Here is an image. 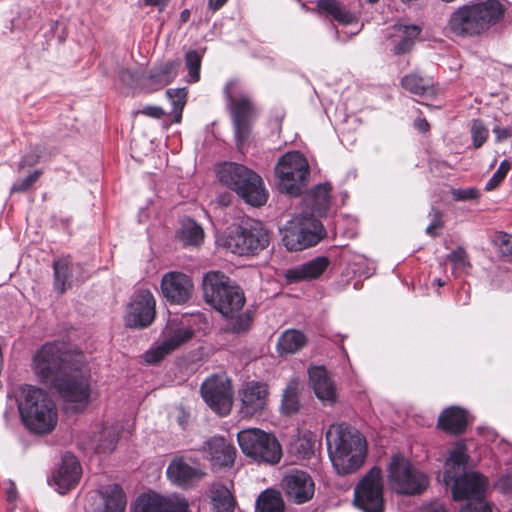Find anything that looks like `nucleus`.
<instances>
[{
  "label": "nucleus",
  "mask_w": 512,
  "mask_h": 512,
  "mask_svg": "<svg viewBox=\"0 0 512 512\" xmlns=\"http://www.w3.org/2000/svg\"><path fill=\"white\" fill-rule=\"evenodd\" d=\"M54 288L63 294L72 287L74 281L82 280L87 276L81 264L73 263L69 257H63L53 262Z\"/></svg>",
  "instance_id": "nucleus-23"
},
{
  "label": "nucleus",
  "mask_w": 512,
  "mask_h": 512,
  "mask_svg": "<svg viewBox=\"0 0 512 512\" xmlns=\"http://www.w3.org/2000/svg\"><path fill=\"white\" fill-rule=\"evenodd\" d=\"M185 65L189 73L190 82L200 79L201 56L196 50H190L185 55Z\"/></svg>",
  "instance_id": "nucleus-41"
},
{
  "label": "nucleus",
  "mask_w": 512,
  "mask_h": 512,
  "mask_svg": "<svg viewBox=\"0 0 512 512\" xmlns=\"http://www.w3.org/2000/svg\"><path fill=\"white\" fill-rule=\"evenodd\" d=\"M467 461V456L461 450H454L451 452L449 458L445 463V470L442 473H439L437 479L439 482H443V474L448 471L451 474L456 473V477L461 475L464 472L465 464Z\"/></svg>",
  "instance_id": "nucleus-38"
},
{
  "label": "nucleus",
  "mask_w": 512,
  "mask_h": 512,
  "mask_svg": "<svg viewBox=\"0 0 512 512\" xmlns=\"http://www.w3.org/2000/svg\"><path fill=\"white\" fill-rule=\"evenodd\" d=\"M177 236L184 245L198 246L203 241L204 232L200 225L188 218L182 221Z\"/></svg>",
  "instance_id": "nucleus-34"
},
{
  "label": "nucleus",
  "mask_w": 512,
  "mask_h": 512,
  "mask_svg": "<svg viewBox=\"0 0 512 512\" xmlns=\"http://www.w3.org/2000/svg\"><path fill=\"white\" fill-rule=\"evenodd\" d=\"M420 512H446V510L442 504L432 503L424 506Z\"/></svg>",
  "instance_id": "nucleus-57"
},
{
  "label": "nucleus",
  "mask_w": 512,
  "mask_h": 512,
  "mask_svg": "<svg viewBox=\"0 0 512 512\" xmlns=\"http://www.w3.org/2000/svg\"><path fill=\"white\" fill-rule=\"evenodd\" d=\"M330 460L339 475L356 472L364 463L366 441L355 428L345 424H333L326 432Z\"/></svg>",
  "instance_id": "nucleus-4"
},
{
  "label": "nucleus",
  "mask_w": 512,
  "mask_h": 512,
  "mask_svg": "<svg viewBox=\"0 0 512 512\" xmlns=\"http://www.w3.org/2000/svg\"><path fill=\"white\" fill-rule=\"evenodd\" d=\"M466 412L459 407H449L439 416L438 426L447 433L460 434L467 427Z\"/></svg>",
  "instance_id": "nucleus-29"
},
{
  "label": "nucleus",
  "mask_w": 512,
  "mask_h": 512,
  "mask_svg": "<svg viewBox=\"0 0 512 512\" xmlns=\"http://www.w3.org/2000/svg\"><path fill=\"white\" fill-rule=\"evenodd\" d=\"M500 485L505 492L512 493V475L503 476L500 479Z\"/></svg>",
  "instance_id": "nucleus-58"
},
{
  "label": "nucleus",
  "mask_w": 512,
  "mask_h": 512,
  "mask_svg": "<svg viewBox=\"0 0 512 512\" xmlns=\"http://www.w3.org/2000/svg\"><path fill=\"white\" fill-rule=\"evenodd\" d=\"M282 484L288 500L296 504L308 502L315 493L314 481L304 471H292L284 477Z\"/></svg>",
  "instance_id": "nucleus-21"
},
{
  "label": "nucleus",
  "mask_w": 512,
  "mask_h": 512,
  "mask_svg": "<svg viewBox=\"0 0 512 512\" xmlns=\"http://www.w3.org/2000/svg\"><path fill=\"white\" fill-rule=\"evenodd\" d=\"M62 350L60 344L41 346L32 360V369L40 382L55 388L67 402L87 405L90 400V372L86 365Z\"/></svg>",
  "instance_id": "nucleus-1"
},
{
  "label": "nucleus",
  "mask_w": 512,
  "mask_h": 512,
  "mask_svg": "<svg viewBox=\"0 0 512 512\" xmlns=\"http://www.w3.org/2000/svg\"><path fill=\"white\" fill-rule=\"evenodd\" d=\"M193 336V328L184 319H171L162 332V341L146 351L143 359L148 364L158 363L166 355L190 341Z\"/></svg>",
  "instance_id": "nucleus-13"
},
{
  "label": "nucleus",
  "mask_w": 512,
  "mask_h": 512,
  "mask_svg": "<svg viewBox=\"0 0 512 512\" xmlns=\"http://www.w3.org/2000/svg\"><path fill=\"white\" fill-rule=\"evenodd\" d=\"M401 85L412 94L424 95L432 89L433 82L430 78L422 77L418 73H410L401 79Z\"/></svg>",
  "instance_id": "nucleus-37"
},
{
  "label": "nucleus",
  "mask_w": 512,
  "mask_h": 512,
  "mask_svg": "<svg viewBox=\"0 0 512 512\" xmlns=\"http://www.w3.org/2000/svg\"><path fill=\"white\" fill-rule=\"evenodd\" d=\"M258 512H284L281 494L275 490H265L256 500Z\"/></svg>",
  "instance_id": "nucleus-36"
},
{
  "label": "nucleus",
  "mask_w": 512,
  "mask_h": 512,
  "mask_svg": "<svg viewBox=\"0 0 512 512\" xmlns=\"http://www.w3.org/2000/svg\"><path fill=\"white\" fill-rule=\"evenodd\" d=\"M188 418H189L188 413H186L183 409H180L178 416H177V422L182 429L186 428V426L188 424Z\"/></svg>",
  "instance_id": "nucleus-60"
},
{
  "label": "nucleus",
  "mask_w": 512,
  "mask_h": 512,
  "mask_svg": "<svg viewBox=\"0 0 512 512\" xmlns=\"http://www.w3.org/2000/svg\"><path fill=\"white\" fill-rule=\"evenodd\" d=\"M81 476V467L77 458L71 453L62 457L59 468L53 473L52 480L60 494L74 488Z\"/></svg>",
  "instance_id": "nucleus-24"
},
{
  "label": "nucleus",
  "mask_w": 512,
  "mask_h": 512,
  "mask_svg": "<svg viewBox=\"0 0 512 512\" xmlns=\"http://www.w3.org/2000/svg\"><path fill=\"white\" fill-rule=\"evenodd\" d=\"M299 399L296 386L290 384L284 391L282 399V410L285 414L291 415L298 411Z\"/></svg>",
  "instance_id": "nucleus-40"
},
{
  "label": "nucleus",
  "mask_w": 512,
  "mask_h": 512,
  "mask_svg": "<svg viewBox=\"0 0 512 512\" xmlns=\"http://www.w3.org/2000/svg\"><path fill=\"white\" fill-rule=\"evenodd\" d=\"M190 18V11L188 9H185L180 14V22L186 23Z\"/></svg>",
  "instance_id": "nucleus-63"
},
{
  "label": "nucleus",
  "mask_w": 512,
  "mask_h": 512,
  "mask_svg": "<svg viewBox=\"0 0 512 512\" xmlns=\"http://www.w3.org/2000/svg\"><path fill=\"white\" fill-rule=\"evenodd\" d=\"M202 451L212 465L227 467L233 464L236 455L234 446L222 436H213L204 442Z\"/></svg>",
  "instance_id": "nucleus-25"
},
{
  "label": "nucleus",
  "mask_w": 512,
  "mask_h": 512,
  "mask_svg": "<svg viewBox=\"0 0 512 512\" xmlns=\"http://www.w3.org/2000/svg\"><path fill=\"white\" fill-rule=\"evenodd\" d=\"M447 260L453 263L455 270H465L470 267L468 254L463 247H458L447 255Z\"/></svg>",
  "instance_id": "nucleus-44"
},
{
  "label": "nucleus",
  "mask_w": 512,
  "mask_h": 512,
  "mask_svg": "<svg viewBox=\"0 0 512 512\" xmlns=\"http://www.w3.org/2000/svg\"><path fill=\"white\" fill-rule=\"evenodd\" d=\"M203 295L207 303L224 317H232L245 304L242 289L219 271H210L203 278Z\"/></svg>",
  "instance_id": "nucleus-7"
},
{
  "label": "nucleus",
  "mask_w": 512,
  "mask_h": 512,
  "mask_svg": "<svg viewBox=\"0 0 512 512\" xmlns=\"http://www.w3.org/2000/svg\"><path fill=\"white\" fill-rule=\"evenodd\" d=\"M431 214L432 220L430 224L434 225V228H441L443 226L442 212L439 209L432 207Z\"/></svg>",
  "instance_id": "nucleus-55"
},
{
  "label": "nucleus",
  "mask_w": 512,
  "mask_h": 512,
  "mask_svg": "<svg viewBox=\"0 0 512 512\" xmlns=\"http://www.w3.org/2000/svg\"><path fill=\"white\" fill-rule=\"evenodd\" d=\"M17 403L20 419L31 433L46 435L51 433L58 422L57 407L49 394L32 385H20L8 393Z\"/></svg>",
  "instance_id": "nucleus-2"
},
{
  "label": "nucleus",
  "mask_w": 512,
  "mask_h": 512,
  "mask_svg": "<svg viewBox=\"0 0 512 512\" xmlns=\"http://www.w3.org/2000/svg\"><path fill=\"white\" fill-rule=\"evenodd\" d=\"M135 114H142L147 117H151L154 119H160L165 115L164 110L159 106H145L141 110L135 112Z\"/></svg>",
  "instance_id": "nucleus-52"
},
{
  "label": "nucleus",
  "mask_w": 512,
  "mask_h": 512,
  "mask_svg": "<svg viewBox=\"0 0 512 512\" xmlns=\"http://www.w3.org/2000/svg\"><path fill=\"white\" fill-rule=\"evenodd\" d=\"M42 175L41 170H35L33 173L29 174L26 178L22 180H17L11 187V193H22L29 190L40 178Z\"/></svg>",
  "instance_id": "nucleus-46"
},
{
  "label": "nucleus",
  "mask_w": 512,
  "mask_h": 512,
  "mask_svg": "<svg viewBox=\"0 0 512 512\" xmlns=\"http://www.w3.org/2000/svg\"><path fill=\"white\" fill-rule=\"evenodd\" d=\"M167 2L168 0H144V3L146 5L159 7L160 9H163L166 6Z\"/></svg>",
  "instance_id": "nucleus-61"
},
{
  "label": "nucleus",
  "mask_w": 512,
  "mask_h": 512,
  "mask_svg": "<svg viewBox=\"0 0 512 512\" xmlns=\"http://www.w3.org/2000/svg\"><path fill=\"white\" fill-rule=\"evenodd\" d=\"M415 128L420 132H427L430 129V125L425 118H418L414 122Z\"/></svg>",
  "instance_id": "nucleus-59"
},
{
  "label": "nucleus",
  "mask_w": 512,
  "mask_h": 512,
  "mask_svg": "<svg viewBox=\"0 0 512 512\" xmlns=\"http://www.w3.org/2000/svg\"><path fill=\"white\" fill-rule=\"evenodd\" d=\"M389 485L398 494L419 495L429 484L427 476L405 457L394 455L388 468Z\"/></svg>",
  "instance_id": "nucleus-10"
},
{
  "label": "nucleus",
  "mask_w": 512,
  "mask_h": 512,
  "mask_svg": "<svg viewBox=\"0 0 512 512\" xmlns=\"http://www.w3.org/2000/svg\"><path fill=\"white\" fill-rule=\"evenodd\" d=\"M161 290L171 304L182 305L192 297L194 285L191 278L182 272H168L161 280Z\"/></svg>",
  "instance_id": "nucleus-20"
},
{
  "label": "nucleus",
  "mask_w": 512,
  "mask_h": 512,
  "mask_svg": "<svg viewBox=\"0 0 512 512\" xmlns=\"http://www.w3.org/2000/svg\"><path fill=\"white\" fill-rule=\"evenodd\" d=\"M269 244V235L262 224L255 220H247L226 239V246L232 253L238 255L257 254Z\"/></svg>",
  "instance_id": "nucleus-12"
},
{
  "label": "nucleus",
  "mask_w": 512,
  "mask_h": 512,
  "mask_svg": "<svg viewBox=\"0 0 512 512\" xmlns=\"http://www.w3.org/2000/svg\"><path fill=\"white\" fill-rule=\"evenodd\" d=\"M309 380L316 396L322 401L335 400V387L327 370L323 366L311 367L308 370Z\"/></svg>",
  "instance_id": "nucleus-27"
},
{
  "label": "nucleus",
  "mask_w": 512,
  "mask_h": 512,
  "mask_svg": "<svg viewBox=\"0 0 512 512\" xmlns=\"http://www.w3.org/2000/svg\"><path fill=\"white\" fill-rule=\"evenodd\" d=\"M188 503L184 498L165 497L154 491L138 496L131 512H187Z\"/></svg>",
  "instance_id": "nucleus-19"
},
{
  "label": "nucleus",
  "mask_w": 512,
  "mask_h": 512,
  "mask_svg": "<svg viewBox=\"0 0 512 512\" xmlns=\"http://www.w3.org/2000/svg\"><path fill=\"white\" fill-rule=\"evenodd\" d=\"M289 251H302L315 246L326 236L322 223L312 215L295 216L280 230Z\"/></svg>",
  "instance_id": "nucleus-8"
},
{
  "label": "nucleus",
  "mask_w": 512,
  "mask_h": 512,
  "mask_svg": "<svg viewBox=\"0 0 512 512\" xmlns=\"http://www.w3.org/2000/svg\"><path fill=\"white\" fill-rule=\"evenodd\" d=\"M180 66V59L167 61L153 69L147 80L151 86H155V89L164 87L176 78Z\"/></svg>",
  "instance_id": "nucleus-31"
},
{
  "label": "nucleus",
  "mask_w": 512,
  "mask_h": 512,
  "mask_svg": "<svg viewBox=\"0 0 512 512\" xmlns=\"http://www.w3.org/2000/svg\"><path fill=\"white\" fill-rule=\"evenodd\" d=\"M317 7L320 11L332 16L342 24H350L356 20L355 13L338 0H318Z\"/></svg>",
  "instance_id": "nucleus-33"
},
{
  "label": "nucleus",
  "mask_w": 512,
  "mask_h": 512,
  "mask_svg": "<svg viewBox=\"0 0 512 512\" xmlns=\"http://www.w3.org/2000/svg\"><path fill=\"white\" fill-rule=\"evenodd\" d=\"M329 260L327 257H316L308 262L291 268L286 273L289 282H298L318 278L327 269Z\"/></svg>",
  "instance_id": "nucleus-26"
},
{
  "label": "nucleus",
  "mask_w": 512,
  "mask_h": 512,
  "mask_svg": "<svg viewBox=\"0 0 512 512\" xmlns=\"http://www.w3.org/2000/svg\"><path fill=\"white\" fill-rule=\"evenodd\" d=\"M505 15L499 0H479L455 9L447 22L448 30L455 36L470 39L486 34Z\"/></svg>",
  "instance_id": "nucleus-3"
},
{
  "label": "nucleus",
  "mask_w": 512,
  "mask_h": 512,
  "mask_svg": "<svg viewBox=\"0 0 512 512\" xmlns=\"http://www.w3.org/2000/svg\"><path fill=\"white\" fill-rule=\"evenodd\" d=\"M275 174L282 192L298 196L310 174L308 161L297 151L287 152L278 160Z\"/></svg>",
  "instance_id": "nucleus-9"
},
{
  "label": "nucleus",
  "mask_w": 512,
  "mask_h": 512,
  "mask_svg": "<svg viewBox=\"0 0 512 512\" xmlns=\"http://www.w3.org/2000/svg\"><path fill=\"white\" fill-rule=\"evenodd\" d=\"M224 95L237 147L239 151H243L249 141L252 126L257 117V108L250 95L237 80H231L226 84Z\"/></svg>",
  "instance_id": "nucleus-5"
},
{
  "label": "nucleus",
  "mask_w": 512,
  "mask_h": 512,
  "mask_svg": "<svg viewBox=\"0 0 512 512\" xmlns=\"http://www.w3.org/2000/svg\"><path fill=\"white\" fill-rule=\"evenodd\" d=\"M512 168V162L508 159H504L493 176L488 180L485 185L487 191H491L496 188L506 177L509 170Z\"/></svg>",
  "instance_id": "nucleus-43"
},
{
  "label": "nucleus",
  "mask_w": 512,
  "mask_h": 512,
  "mask_svg": "<svg viewBox=\"0 0 512 512\" xmlns=\"http://www.w3.org/2000/svg\"><path fill=\"white\" fill-rule=\"evenodd\" d=\"M306 336L299 330L289 329L284 331L278 339V352L283 354H294L306 345Z\"/></svg>",
  "instance_id": "nucleus-32"
},
{
  "label": "nucleus",
  "mask_w": 512,
  "mask_h": 512,
  "mask_svg": "<svg viewBox=\"0 0 512 512\" xmlns=\"http://www.w3.org/2000/svg\"><path fill=\"white\" fill-rule=\"evenodd\" d=\"M488 130L481 120H474L471 127L473 146L480 148L488 138Z\"/></svg>",
  "instance_id": "nucleus-45"
},
{
  "label": "nucleus",
  "mask_w": 512,
  "mask_h": 512,
  "mask_svg": "<svg viewBox=\"0 0 512 512\" xmlns=\"http://www.w3.org/2000/svg\"><path fill=\"white\" fill-rule=\"evenodd\" d=\"M155 299L147 289H139L134 292L127 306L125 324L129 328H146L155 318Z\"/></svg>",
  "instance_id": "nucleus-17"
},
{
  "label": "nucleus",
  "mask_w": 512,
  "mask_h": 512,
  "mask_svg": "<svg viewBox=\"0 0 512 512\" xmlns=\"http://www.w3.org/2000/svg\"><path fill=\"white\" fill-rule=\"evenodd\" d=\"M168 479L182 488H189L200 482L206 475L199 464H191L183 457L174 458L167 467Z\"/></svg>",
  "instance_id": "nucleus-22"
},
{
  "label": "nucleus",
  "mask_w": 512,
  "mask_h": 512,
  "mask_svg": "<svg viewBox=\"0 0 512 512\" xmlns=\"http://www.w3.org/2000/svg\"><path fill=\"white\" fill-rule=\"evenodd\" d=\"M41 149L40 147H34L32 148L27 154H25L21 161L19 162V170L25 168V167H32L39 163L41 158Z\"/></svg>",
  "instance_id": "nucleus-51"
},
{
  "label": "nucleus",
  "mask_w": 512,
  "mask_h": 512,
  "mask_svg": "<svg viewBox=\"0 0 512 512\" xmlns=\"http://www.w3.org/2000/svg\"><path fill=\"white\" fill-rule=\"evenodd\" d=\"M242 452L258 462L276 464L281 459V447L274 436L260 429L242 430L237 435Z\"/></svg>",
  "instance_id": "nucleus-11"
},
{
  "label": "nucleus",
  "mask_w": 512,
  "mask_h": 512,
  "mask_svg": "<svg viewBox=\"0 0 512 512\" xmlns=\"http://www.w3.org/2000/svg\"><path fill=\"white\" fill-rule=\"evenodd\" d=\"M217 176L221 183L234 190L246 203L252 206L266 203L268 194L262 178L246 166L225 162L219 166Z\"/></svg>",
  "instance_id": "nucleus-6"
},
{
  "label": "nucleus",
  "mask_w": 512,
  "mask_h": 512,
  "mask_svg": "<svg viewBox=\"0 0 512 512\" xmlns=\"http://www.w3.org/2000/svg\"><path fill=\"white\" fill-rule=\"evenodd\" d=\"M211 500L216 512H233L235 499L230 490L221 484H214L211 489Z\"/></svg>",
  "instance_id": "nucleus-35"
},
{
  "label": "nucleus",
  "mask_w": 512,
  "mask_h": 512,
  "mask_svg": "<svg viewBox=\"0 0 512 512\" xmlns=\"http://www.w3.org/2000/svg\"><path fill=\"white\" fill-rule=\"evenodd\" d=\"M119 438V430L115 426H105L100 431L94 432L90 438L91 448L98 454L111 453Z\"/></svg>",
  "instance_id": "nucleus-30"
},
{
  "label": "nucleus",
  "mask_w": 512,
  "mask_h": 512,
  "mask_svg": "<svg viewBox=\"0 0 512 512\" xmlns=\"http://www.w3.org/2000/svg\"><path fill=\"white\" fill-rule=\"evenodd\" d=\"M230 322V329L233 332L241 333L247 331L252 324V317L249 313L233 314Z\"/></svg>",
  "instance_id": "nucleus-47"
},
{
  "label": "nucleus",
  "mask_w": 512,
  "mask_h": 512,
  "mask_svg": "<svg viewBox=\"0 0 512 512\" xmlns=\"http://www.w3.org/2000/svg\"><path fill=\"white\" fill-rule=\"evenodd\" d=\"M268 386L258 381H249L238 391L241 406L239 413L242 417H252L261 414L267 405Z\"/></svg>",
  "instance_id": "nucleus-18"
},
{
  "label": "nucleus",
  "mask_w": 512,
  "mask_h": 512,
  "mask_svg": "<svg viewBox=\"0 0 512 512\" xmlns=\"http://www.w3.org/2000/svg\"><path fill=\"white\" fill-rule=\"evenodd\" d=\"M460 512H492L490 505L485 498L467 499V502L461 507Z\"/></svg>",
  "instance_id": "nucleus-49"
},
{
  "label": "nucleus",
  "mask_w": 512,
  "mask_h": 512,
  "mask_svg": "<svg viewBox=\"0 0 512 512\" xmlns=\"http://www.w3.org/2000/svg\"><path fill=\"white\" fill-rule=\"evenodd\" d=\"M450 193L454 201L477 200L480 197V192L475 187L452 188Z\"/></svg>",
  "instance_id": "nucleus-48"
},
{
  "label": "nucleus",
  "mask_w": 512,
  "mask_h": 512,
  "mask_svg": "<svg viewBox=\"0 0 512 512\" xmlns=\"http://www.w3.org/2000/svg\"><path fill=\"white\" fill-rule=\"evenodd\" d=\"M330 189L328 184H319L312 193L315 201L324 209L327 208L329 204Z\"/></svg>",
  "instance_id": "nucleus-50"
},
{
  "label": "nucleus",
  "mask_w": 512,
  "mask_h": 512,
  "mask_svg": "<svg viewBox=\"0 0 512 512\" xmlns=\"http://www.w3.org/2000/svg\"><path fill=\"white\" fill-rule=\"evenodd\" d=\"M354 504L363 512H383L382 471L373 467L356 485Z\"/></svg>",
  "instance_id": "nucleus-14"
},
{
  "label": "nucleus",
  "mask_w": 512,
  "mask_h": 512,
  "mask_svg": "<svg viewBox=\"0 0 512 512\" xmlns=\"http://www.w3.org/2000/svg\"><path fill=\"white\" fill-rule=\"evenodd\" d=\"M201 395L206 404L220 416L230 413L233 405L231 381L225 375H214L201 385Z\"/></svg>",
  "instance_id": "nucleus-16"
},
{
  "label": "nucleus",
  "mask_w": 512,
  "mask_h": 512,
  "mask_svg": "<svg viewBox=\"0 0 512 512\" xmlns=\"http://www.w3.org/2000/svg\"><path fill=\"white\" fill-rule=\"evenodd\" d=\"M7 497L9 501H13L16 498V488L13 483H11V487L7 491Z\"/></svg>",
  "instance_id": "nucleus-62"
},
{
  "label": "nucleus",
  "mask_w": 512,
  "mask_h": 512,
  "mask_svg": "<svg viewBox=\"0 0 512 512\" xmlns=\"http://www.w3.org/2000/svg\"><path fill=\"white\" fill-rule=\"evenodd\" d=\"M494 243L498 247L501 258L512 262V235L499 232L494 238Z\"/></svg>",
  "instance_id": "nucleus-42"
},
{
  "label": "nucleus",
  "mask_w": 512,
  "mask_h": 512,
  "mask_svg": "<svg viewBox=\"0 0 512 512\" xmlns=\"http://www.w3.org/2000/svg\"><path fill=\"white\" fill-rule=\"evenodd\" d=\"M166 95L171 100L173 113L176 116L175 121L179 122L187 101V90L186 88L168 89Z\"/></svg>",
  "instance_id": "nucleus-39"
},
{
  "label": "nucleus",
  "mask_w": 512,
  "mask_h": 512,
  "mask_svg": "<svg viewBox=\"0 0 512 512\" xmlns=\"http://www.w3.org/2000/svg\"><path fill=\"white\" fill-rule=\"evenodd\" d=\"M228 0H208L207 9L212 13H215L221 9Z\"/></svg>",
  "instance_id": "nucleus-56"
},
{
  "label": "nucleus",
  "mask_w": 512,
  "mask_h": 512,
  "mask_svg": "<svg viewBox=\"0 0 512 512\" xmlns=\"http://www.w3.org/2000/svg\"><path fill=\"white\" fill-rule=\"evenodd\" d=\"M121 81L127 85H133L135 83V77L132 71L128 69H122L119 72Z\"/></svg>",
  "instance_id": "nucleus-54"
},
{
  "label": "nucleus",
  "mask_w": 512,
  "mask_h": 512,
  "mask_svg": "<svg viewBox=\"0 0 512 512\" xmlns=\"http://www.w3.org/2000/svg\"><path fill=\"white\" fill-rule=\"evenodd\" d=\"M493 133L495 134L496 142H502L512 136V125L507 127L496 125L493 128Z\"/></svg>",
  "instance_id": "nucleus-53"
},
{
  "label": "nucleus",
  "mask_w": 512,
  "mask_h": 512,
  "mask_svg": "<svg viewBox=\"0 0 512 512\" xmlns=\"http://www.w3.org/2000/svg\"><path fill=\"white\" fill-rule=\"evenodd\" d=\"M435 229L436 228H434V225L429 224L428 227L426 228V233L430 236H435Z\"/></svg>",
  "instance_id": "nucleus-64"
},
{
  "label": "nucleus",
  "mask_w": 512,
  "mask_h": 512,
  "mask_svg": "<svg viewBox=\"0 0 512 512\" xmlns=\"http://www.w3.org/2000/svg\"><path fill=\"white\" fill-rule=\"evenodd\" d=\"M443 484L451 486L455 500L480 499L485 498L488 479L475 471L463 472L458 477L448 471L443 474Z\"/></svg>",
  "instance_id": "nucleus-15"
},
{
  "label": "nucleus",
  "mask_w": 512,
  "mask_h": 512,
  "mask_svg": "<svg viewBox=\"0 0 512 512\" xmlns=\"http://www.w3.org/2000/svg\"><path fill=\"white\" fill-rule=\"evenodd\" d=\"M393 30V52L396 55L409 52L421 32V28L414 24L404 25L398 23L393 26Z\"/></svg>",
  "instance_id": "nucleus-28"
}]
</instances>
